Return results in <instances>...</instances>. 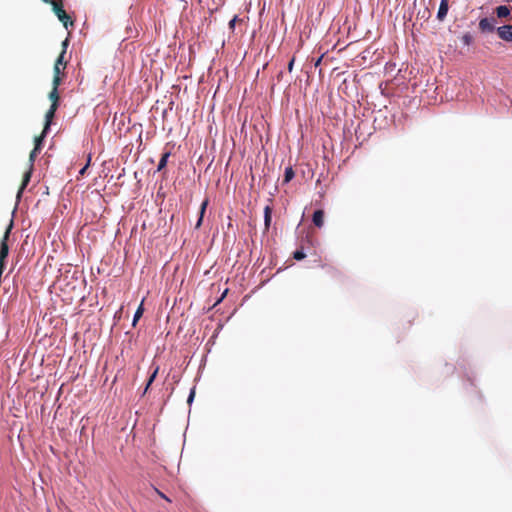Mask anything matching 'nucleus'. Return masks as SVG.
Segmentation results:
<instances>
[{
	"label": "nucleus",
	"instance_id": "obj_18",
	"mask_svg": "<svg viewBox=\"0 0 512 512\" xmlns=\"http://www.w3.org/2000/svg\"><path fill=\"white\" fill-rule=\"evenodd\" d=\"M143 312H144V309H143V304L141 303L139 305V307L137 308L135 314H134V318H133V325L136 324V322L142 317L143 315Z\"/></svg>",
	"mask_w": 512,
	"mask_h": 512
},
{
	"label": "nucleus",
	"instance_id": "obj_11",
	"mask_svg": "<svg viewBox=\"0 0 512 512\" xmlns=\"http://www.w3.org/2000/svg\"><path fill=\"white\" fill-rule=\"evenodd\" d=\"M495 11L498 18H508L511 14V9L505 5L498 6Z\"/></svg>",
	"mask_w": 512,
	"mask_h": 512
},
{
	"label": "nucleus",
	"instance_id": "obj_3",
	"mask_svg": "<svg viewBox=\"0 0 512 512\" xmlns=\"http://www.w3.org/2000/svg\"><path fill=\"white\" fill-rule=\"evenodd\" d=\"M39 152H40V150H36V148H33V150L30 152L29 169L23 175L22 183H21L20 189L18 191V196H20V194L23 192V190L26 188V186L30 182L32 171H33V166H34V161Z\"/></svg>",
	"mask_w": 512,
	"mask_h": 512
},
{
	"label": "nucleus",
	"instance_id": "obj_7",
	"mask_svg": "<svg viewBox=\"0 0 512 512\" xmlns=\"http://www.w3.org/2000/svg\"><path fill=\"white\" fill-rule=\"evenodd\" d=\"M66 65H67V63L64 62L63 55H59L54 64V68H53L54 76L53 77L62 78V75L64 74L63 71L66 68Z\"/></svg>",
	"mask_w": 512,
	"mask_h": 512
},
{
	"label": "nucleus",
	"instance_id": "obj_19",
	"mask_svg": "<svg viewBox=\"0 0 512 512\" xmlns=\"http://www.w3.org/2000/svg\"><path fill=\"white\" fill-rule=\"evenodd\" d=\"M305 257H306V255H305V253L303 252V250H302V249H298V250H296V251L293 253V258H294L295 260L300 261V260H303Z\"/></svg>",
	"mask_w": 512,
	"mask_h": 512
},
{
	"label": "nucleus",
	"instance_id": "obj_13",
	"mask_svg": "<svg viewBox=\"0 0 512 512\" xmlns=\"http://www.w3.org/2000/svg\"><path fill=\"white\" fill-rule=\"evenodd\" d=\"M207 205H208V199L204 200L201 204V207H200V215H199V219L196 223V228H199L202 224V221H203V217H204V214H205V211H206V208H207Z\"/></svg>",
	"mask_w": 512,
	"mask_h": 512
},
{
	"label": "nucleus",
	"instance_id": "obj_4",
	"mask_svg": "<svg viewBox=\"0 0 512 512\" xmlns=\"http://www.w3.org/2000/svg\"><path fill=\"white\" fill-rule=\"evenodd\" d=\"M62 82V78L53 77V87L52 90L49 93V99L51 100V105H56L58 107L59 105V93H58V87Z\"/></svg>",
	"mask_w": 512,
	"mask_h": 512
},
{
	"label": "nucleus",
	"instance_id": "obj_28",
	"mask_svg": "<svg viewBox=\"0 0 512 512\" xmlns=\"http://www.w3.org/2000/svg\"><path fill=\"white\" fill-rule=\"evenodd\" d=\"M282 76H283V72L281 71V72H279L277 77H278V79H280Z\"/></svg>",
	"mask_w": 512,
	"mask_h": 512
},
{
	"label": "nucleus",
	"instance_id": "obj_24",
	"mask_svg": "<svg viewBox=\"0 0 512 512\" xmlns=\"http://www.w3.org/2000/svg\"><path fill=\"white\" fill-rule=\"evenodd\" d=\"M236 20H237V17L235 16V17H234V18L229 22V26H230V28H233V27H234Z\"/></svg>",
	"mask_w": 512,
	"mask_h": 512
},
{
	"label": "nucleus",
	"instance_id": "obj_29",
	"mask_svg": "<svg viewBox=\"0 0 512 512\" xmlns=\"http://www.w3.org/2000/svg\"><path fill=\"white\" fill-rule=\"evenodd\" d=\"M46 3H51V0H43Z\"/></svg>",
	"mask_w": 512,
	"mask_h": 512
},
{
	"label": "nucleus",
	"instance_id": "obj_16",
	"mask_svg": "<svg viewBox=\"0 0 512 512\" xmlns=\"http://www.w3.org/2000/svg\"><path fill=\"white\" fill-rule=\"evenodd\" d=\"M169 156H170V152H165L162 154V157H161V159L158 163V167H157L158 171H161L163 168H165Z\"/></svg>",
	"mask_w": 512,
	"mask_h": 512
},
{
	"label": "nucleus",
	"instance_id": "obj_6",
	"mask_svg": "<svg viewBox=\"0 0 512 512\" xmlns=\"http://www.w3.org/2000/svg\"><path fill=\"white\" fill-rule=\"evenodd\" d=\"M496 20L494 18H482L479 21V29L483 33H490L495 30Z\"/></svg>",
	"mask_w": 512,
	"mask_h": 512
},
{
	"label": "nucleus",
	"instance_id": "obj_27",
	"mask_svg": "<svg viewBox=\"0 0 512 512\" xmlns=\"http://www.w3.org/2000/svg\"><path fill=\"white\" fill-rule=\"evenodd\" d=\"M321 60H322V58L320 57V58L316 61L315 66H318V65L320 64Z\"/></svg>",
	"mask_w": 512,
	"mask_h": 512
},
{
	"label": "nucleus",
	"instance_id": "obj_23",
	"mask_svg": "<svg viewBox=\"0 0 512 512\" xmlns=\"http://www.w3.org/2000/svg\"><path fill=\"white\" fill-rule=\"evenodd\" d=\"M90 163V157L88 158L87 164L79 171L80 175H84Z\"/></svg>",
	"mask_w": 512,
	"mask_h": 512
},
{
	"label": "nucleus",
	"instance_id": "obj_2",
	"mask_svg": "<svg viewBox=\"0 0 512 512\" xmlns=\"http://www.w3.org/2000/svg\"><path fill=\"white\" fill-rule=\"evenodd\" d=\"M11 228H12V222L10 223V225L8 226V228L6 229L3 237H2V240H1V243H0V276L2 275L3 271H4V268H5V260L9 254V247H8V239H9V235H10V231H11Z\"/></svg>",
	"mask_w": 512,
	"mask_h": 512
},
{
	"label": "nucleus",
	"instance_id": "obj_21",
	"mask_svg": "<svg viewBox=\"0 0 512 512\" xmlns=\"http://www.w3.org/2000/svg\"><path fill=\"white\" fill-rule=\"evenodd\" d=\"M68 43H69L68 39H65L62 42V51H61L60 55H63V56L65 55L67 47H68Z\"/></svg>",
	"mask_w": 512,
	"mask_h": 512
},
{
	"label": "nucleus",
	"instance_id": "obj_1",
	"mask_svg": "<svg viewBox=\"0 0 512 512\" xmlns=\"http://www.w3.org/2000/svg\"><path fill=\"white\" fill-rule=\"evenodd\" d=\"M52 8L59 21H61L65 28H68V25L73 26L74 23L71 20L70 16L63 9V4L61 0H51Z\"/></svg>",
	"mask_w": 512,
	"mask_h": 512
},
{
	"label": "nucleus",
	"instance_id": "obj_12",
	"mask_svg": "<svg viewBox=\"0 0 512 512\" xmlns=\"http://www.w3.org/2000/svg\"><path fill=\"white\" fill-rule=\"evenodd\" d=\"M271 219H272V208H271V206L267 205L264 208V225H265L266 230H268L270 227Z\"/></svg>",
	"mask_w": 512,
	"mask_h": 512
},
{
	"label": "nucleus",
	"instance_id": "obj_26",
	"mask_svg": "<svg viewBox=\"0 0 512 512\" xmlns=\"http://www.w3.org/2000/svg\"><path fill=\"white\" fill-rule=\"evenodd\" d=\"M157 492H158V494H159L162 498L166 499L167 501H170V500H169V499H168V498H167L163 493H161V492H159V491H157Z\"/></svg>",
	"mask_w": 512,
	"mask_h": 512
},
{
	"label": "nucleus",
	"instance_id": "obj_10",
	"mask_svg": "<svg viewBox=\"0 0 512 512\" xmlns=\"http://www.w3.org/2000/svg\"><path fill=\"white\" fill-rule=\"evenodd\" d=\"M312 221H313L315 226H317L319 228L322 227L323 224H324V211L321 210V209L316 210L313 213Z\"/></svg>",
	"mask_w": 512,
	"mask_h": 512
},
{
	"label": "nucleus",
	"instance_id": "obj_8",
	"mask_svg": "<svg viewBox=\"0 0 512 512\" xmlns=\"http://www.w3.org/2000/svg\"><path fill=\"white\" fill-rule=\"evenodd\" d=\"M58 107H56V105H51L50 108L48 109V111L46 112L45 114V125H44V133H47V131L49 130L50 128V125H51V122L55 116V112L57 110Z\"/></svg>",
	"mask_w": 512,
	"mask_h": 512
},
{
	"label": "nucleus",
	"instance_id": "obj_15",
	"mask_svg": "<svg viewBox=\"0 0 512 512\" xmlns=\"http://www.w3.org/2000/svg\"><path fill=\"white\" fill-rule=\"evenodd\" d=\"M158 372H159V366L157 365V366L154 368V370H153L152 374L150 375V377H149V379H148V381H147L146 387H145V389H144V393H146V392L148 391V389H149L150 385H151V384L153 383V381L155 380V378H156V376H157Z\"/></svg>",
	"mask_w": 512,
	"mask_h": 512
},
{
	"label": "nucleus",
	"instance_id": "obj_22",
	"mask_svg": "<svg viewBox=\"0 0 512 512\" xmlns=\"http://www.w3.org/2000/svg\"><path fill=\"white\" fill-rule=\"evenodd\" d=\"M294 62H295V57H292V59L288 63V67H287L289 72H291L293 70Z\"/></svg>",
	"mask_w": 512,
	"mask_h": 512
},
{
	"label": "nucleus",
	"instance_id": "obj_14",
	"mask_svg": "<svg viewBox=\"0 0 512 512\" xmlns=\"http://www.w3.org/2000/svg\"><path fill=\"white\" fill-rule=\"evenodd\" d=\"M295 176L294 170L291 166L287 167L284 172V183L290 182Z\"/></svg>",
	"mask_w": 512,
	"mask_h": 512
},
{
	"label": "nucleus",
	"instance_id": "obj_9",
	"mask_svg": "<svg viewBox=\"0 0 512 512\" xmlns=\"http://www.w3.org/2000/svg\"><path fill=\"white\" fill-rule=\"evenodd\" d=\"M448 9H449L448 0H441L439 9L437 12V19L439 21L442 22L445 19L446 15L448 13Z\"/></svg>",
	"mask_w": 512,
	"mask_h": 512
},
{
	"label": "nucleus",
	"instance_id": "obj_20",
	"mask_svg": "<svg viewBox=\"0 0 512 512\" xmlns=\"http://www.w3.org/2000/svg\"><path fill=\"white\" fill-rule=\"evenodd\" d=\"M462 40L466 45H469L472 41V36L467 33L462 37Z\"/></svg>",
	"mask_w": 512,
	"mask_h": 512
},
{
	"label": "nucleus",
	"instance_id": "obj_17",
	"mask_svg": "<svg viewBox=\"0 0 512 512\" xmlns=\"http://www.w3.org/2000/svg\"><path fill=\"white\" fill-rule=\"evenodd\" d=\"M46 136V133H44V130L42 131L41 135L35 137V145H34V148H36V150H41V145H42V142L44 140Z\"/></svg>",
	"mask_w": 512,
	"mask_h": 512
},
{
	"label": "nucleus",
	"instance_id": "obj_5",
	"mask_svg": "<svg viewBox=\"0 0 512 512\" xmlns=\"http://www.w3.org/2000/svg\"><path fill=\"white\" fill-rule=\"evenodd\" d=\"M500 39L506 42H512V25H503L496 29Z\"/></svg>",
	"mask_w": 512,
	"mask_h": 512
},
{
	"label": "nucleus",
	"instance_id": "obj_25",
	"mask_svg": "<svg viewBox=\"0 0 512 512\" xmlns=\"http://www.w3.org/2000/svg\"><path fill=\"white\" fill-rule=\"evenodd\" d=\"M194 394H195V392H194V390H192L189 395L188 402H191L193 400Z\"/></svg>",
	"mask_w": 512,
	"mask_h": 512
}]
</instances>
